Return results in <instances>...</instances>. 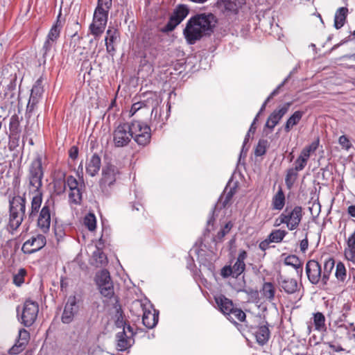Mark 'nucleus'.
Returning a JSON list of instances; mask_svg holds the SVG:
<instances>
[{"instance_id": "nucleus-27", "label": "nucleus", "mask_w": 355, "mask_h": 355, "mask_svg": "<svg viewBox=\"0 0 355 355\" xmlns=\"http://www.w3.org/2000/svg\"><path fill=\"white\" fill-rule=\"evenodd\" d=\"M101 166V157L97 154H94L86 164L87 173L94 177L98 174Z\"/></svg>"}, {"instance_id": "nucleus-1", "label": "nucleus", "mask_w": 355, "mask_h": 355, "mask_svg": "<svg viewBox=\"0 0 355 355\" xmlns=\"http://www.w3.org/2000/svg\"><path fill=\"white\" fill-rule=\"evenodd\" d=\"M42 154L37 153L31 162L27 173L28 188L30 193L33 194L31 199V207L28 210V218L33 219L39 213L42 203V180L44 176Z\"/></svg>"}, {"instance_id": "nucleus-56", "label": "nucleus", "mask_w": 355, "mask_h": 355, "mask_svg": "<svg viewBox=\"0 0 355 355\" xmlns=\"http://www.w3.org/2000/svg\"><path fill=\"white\" fill-rule=\"evenodd\" d=\"M53 230L58 242L60 241L65 236L64 227L60 225H55L53 227Z\"/></svg>"}, {"instance_id": "nucleus-11", "label": "nucleus", "mask_w": 355, "mask_h": 355, "mask_svg": "<svg viewBox=\"0 0 355 355\" xmlns=\"http://www.w3.org/2000/svg\"><path fill=\"white\" fill-rule=\"evenodd\" d=\"M189 14V8L187 6L179 5L171 15L168 21L162 29V32H169L173 31Z\"/></svg>"}, {"instance_id": "nucleus-16", "label": "nucleus", "mask_w": 355, "mask_h": 355, "mask_svg": "<svg viewBox=\"0 0 355 355\" xmlns=\"http://www.w3.org/2000/svg\"><path fill=\"white\" fill-rule=\"evenodd\" d=\"M250 332L254 336L257 343L261 346L268 343L270 336L267 322H263L257 326L250 327Z\"/></svg>"}, {"instance_id": "nucleus-43", "label": "nucleus", "mask_w": 355, "mask_h": 355, "mask_svg": "<svg viewBox=\"0 0 355 355\" xmlns=\"http://www.w3.org/2000/svg\"><path fill=\"white\" fill-rule=\"evenodd\" d=\"M227 318L232 322L236 323V320L243 322L245 320L246 315L241 309L234 307Z\"/></svg>"}, {"instance_id": "nucleus-35", "label": "nucleus", "mask_w": 355, "mask_h": 355, "mask_svg": "<svg viewBox=\"0 0 355 355\" xmlns=\"http://www.w3.org/2000/svg\"><path fill=\"white\" fill-rule=\"evenodd\" d=\"M313 322L314 324L315 330L318 331H324L326 330L325 316L321 312H316L313 313Z\"/></svg>"}, {"instance_id": "nucleus-7", "label": "nucleus", "mask_w": 355, "mask_h": 355, "mask_svg": "<svg viewBox=\"0 0 355 355\" xmlns=\"http://www.w3.org/2000/svg\"><path fill=\"white\" fill-rule=\"evenodd\" d=\"M95 282L100 293L105 297L110 299L114 295L113 282L110 272L103 269L96 273Z\"/></svg>"}, {"instance_id": "nucleus-8", "label": "nucleus", "mask_w": 355, "mask_h": 355, "mask_svg": "<svg viewBox=\"0 0 355 355\" xmlns=\"http://www.w3.org/2000/svg\"><path fill=\"white\" fill-rule=\"evenodd\" d=\"M108 14L109 11L107 10L95 8L93 20L89 29L96 39L103 33L107 22Z\"/></svg>"}, {"instance_id": "nucleus-57", "label": "nucleus", "mask_w": 355, "mask_h": 355, "mask_svg": "<svg viewBox=\"0 0 355 355\" xmlns=\"http://www.w3.org/2000/svg\"><path fill=\"white\" fill-rule=\"evenodd\" d=\"M338 143L342 146V148L346 150H349L352 146L351 141L345 135H341L339 137Z\"/></svg>"}, {"instance_id": "nucleus-51", "label": "nucleus", "mask_w": 355, "mask_h": 355, "mask_svg": "<svg viewBox=\"0 0 355 355\" xmlns=\"http://www.w3.org/2000/svg\"><path fill=\"white\" fill-rule=\"evenodd\" d=\"M55 43L46 39L42 49L44 64L46 62V58L49 56V53L55 47Z\"/></svg>"}, {"instance_id": "nucleus-2", "label": "nucleus", "mask_w": 355, "mask_h": 355, "mask_svg": "<svg viewBox=\"0 0 355 355\" xmlns=\"http://www.w3.org/2000/svg\"><path fill=\"white\" fill-rule=\"evenodd\" d=\"M216 19L211 14H197L191 17L187 22L183 31L184 36L189 44H194L205 35H211L214 31Z\"/></svg>"}, {"instance_id": "nucleus-21", "label": "nucleus", "mask_w": 355, "mask_h": 355, "mask_svg": "<svg viewBox=\"0 0 355 355\" xmlns=\"http://www.w3.org/2000/svg\"><path fill=\"white\" fill-rule=\"evenodd\" d=\"M152 306L148 304V307L142 314L143 324L148 329H153L156 326L158 322V312L155 309L151 310Z\"/></svg>"}, {"instance_id": "nucleus-50", "label": "nucleus", "mask_w": 355, "mask_h": 355, "mask_svg": "<svg viewBox=\"0 0 355 355\" xmlns=\"http://www.w3.org/2000/svg\"><path fill=\"white\" fill-rule=\"evenodd\" d=\"M268 146V142L266 139H260L255 148L254 155L257 157L263 155Z\"/></svg>"}, {"instance_id": "nucleus-37", "label": "nucleus", "mask_w": 355, "mask_h": 355, "mask_svg": "<svg viewBox=\"0 0 355 355\" xmlns=\"http://www.w3.org/2000/svg\"><path fill=\"white\" fill-rule=\"evenodd\" d=\"M345 255L347 259L353 260L355 258V231L348 237Z\"/></svg>"}, {"instance_id": "nucleus-28", "label": "nucleus", "mask_w": 355, "mask_h": 355, "mask_svg": "<svg viewBox=\"0 0 355 355\" xmlns=\"http://www.w3.org/2000/svg\"><path fill=\"white\" fill-rule=\"evenodd\" d=\"M335 267L334 259L330 257H327L324 259L323 262V270H322V286H326L328 284L331 274Z\"/></svg>"}, {"instance_id": "nucleus-45", "label": "nucleus", "mask_w": 355, "mask_h": 355, "mask_svg": "<svg viewBox=\"0 0 355 355\" xmlns=\"http://www.w3.org/2000/svg\"><path fill=\"white\" fill-rule=\"evenodd\" d=\"M286 234L287 232L285 230H275L270 232V234L268 235V238L270 239V241H272V243H280L282 241Z\"/></svg>"}, {"instance_id": "nucleus-24", "label": "nucleus", "mask_w": 355, "mask_h": 355, "mask_svg": "<svg viewBox=\"0 0 355 355\" xmlns=\"http://www.w3.org/2000/svg\"><path fill=\"white\" fill-rule=\"evenodd\" d=\"M116 347L119 351L123 352L129 349L134 343V338L128 336L127 331L123 330L119 332L116 336Z\"/></svg>"}, {"instance_id": "nucleus-9", "label": "nucleus", "mask_w": 355, "mask_h": 355, "mask_svg": "<svg viewBox=\"0 0 355 355\" xmlns=\"http://www.w3.org/2000/svg\"><path fill=\"white\" fill-rule=\"evenodd\" d=\"M120 174L119 168L112 164H108L102 169V178L99 181V186L103 193H109V189L116 182L117 175Z\"/></svg>"}, {"instance_id": "nucleus-53", "label": "nucleus", "mask_w": 355, "mask_h": 355, "mask_svg": "<svg viewBox=\"0 0 355 355\" xmlns=\"http://www.w3.org/2000/svg\"><path fill=\"white\" fill-rule=\"evenodd\" d=\"M235 193L234 189H230L225 195L220 196L219 201L222 204L223 207H225L226 205L230 202L232 197Z\"/></svg>"}, {"instance_id": "nucleus-3", "label": "nucleus", "mask_w": 355, "mask_h": 355, "mask_svg": "<svg viewBox=\"0 0 355 355\" xmlns=\"http://www.w3.org/2000/svg\"><path fill=\"white\" fill-rule=\"evenodd\" d=\"M303 218V210L301 206H286L281 214L275 219V226L282 224L286 225L288 230L293 231L299 227Z\"/></svg>"}, {"instance_id": "nucleus-12", "label": "nucleus", "mask_w": 355, "mask_h": 355, "mask_svg": "<svg viewBox=\"0 0 355 355\" xmlns=\"http://www.w3.org/2000/svg\"><path fill=\"white\" fill-rule=\"evenodd\" d=\"M320 140L318 138L316 140L311 142L309 145L306 146L300 152V155L296 159L294 163L295 170L298 171H302L306 166L308 160L311 155L318 149Z\"/></svg>"}, {"instance_id": "nucleus-17", "label": "nucleus", "mask_w": 355, "mask_h": 355, "mask_svg": "<svg viewBox=\"0 0 355 355\" xmlns=\"http://www.w3.org/2000/svg\"><path fill=\"white\" fill-rule=\"evenodd\" d=\"M78 311L76 299L75 296L69 297L64 308L62 315V322L64 324L71 323Z\"/></svg>"}, {"instance_id": "nucleus-60", "label": "nucleus", "mask_w": 355, "mask_h": 355, "mask_svg": "<svg viewBox=\"0 0 355 355\" xmlns=\"http://www.w3.org/2000/svg\"><path fill=\"white\" fill-rule=\"evenodd\" d=\"M220 275L223 278H228L232 276L233 277V271L231 266H225L220 270Z\"/></svg>"}, {"instance_id": "nucleus-52", "label": "nucleus", "mask_w": 355, "mask_h": 355, "mask_svg": "<svg viewBox=\"0 0 355 355\" xmlns=\"http://www.w3.org/2000/svg\"><path fill=\"white\" fill-rule=\"evenodd\" d=\"M84 223L89 230H94L96 225V220L94 214H89L86 216L84 219Z\"/></svg>"}, {"instance_id": "nucleus-49", "label": "nucleus", "mask_w": 355, "mask_h": 355, "mask_svg": "<svg viewBox=\"0 0 355 355\" xmlns=\"http://www.w3.org/2000/svg\"><path fill=\"white\" fill-rule=\"evenodd\" d=\"M27 272L24 268H20L17 273L13 275V284L17 286H21L24 283V278Z\"/></svg>"}, {"instance_id": "nucleus-20", "label": "nucleus", "mask_w": 355, "mask_h": 355, "mask_svg": "<svg viewBox=\"0 0 355 355\" xmlns=\"http://www.w3.org/2000/svg\"><path fill=\"white\" fill-rule=\"evenodd\" d=\"M29 338V332L24 329H20L19 331V338L16 343L8 350V353L15 355L21 352L28 344Z\"/></svg>"}, {"instance_id": "nucleus-59", "label": "nucleus", "mask_w": 355, "mask_h": 355, "mask_svg": "<svg viewBox=\"0 0 355 355\" xmlns=\"http://www.w3.org/2000/svg\"><path fill=\"white\" fill-rule=\"evenodd\" d=\"M146 106V103L144 101H139L133 103L130 110V116H133L137 111Z\"/></svg>"}, {"instance_id": "nucleus-61", "label": "nucleus", "mask_w": 355, "mask_h": 355, "mask_svg": "<svg viewBox=\"0 0 355 355\" xmlns=\"http://www.w3.org/2000/svg\"><path fill=\"white\" fill-rule=\"evenodd\" d=\"M94 257H98V259H99L98 262L101 265H105L107 262V257H106V255L103 252H100L99 250H97L96 252H95L94 253Z\"/></svg>"}, {"instance_id": "nucleus-63", "label": "nucleus", "mask_w": 355, "mask_h": 355, "mask_svg": "<svg viewBox=\"0 0 355 355\" xmlns=\"http://www.w3.org/2000/svg\"><path fill=\"white\" fill-rule=\"evenodd\" d=\"M308 247H309V241L307 239V234H306L305 238L300 241V250L302 252H305L307 250Z\"/></svg>"}, {"instance_id": "nucleus-14", "label": "nucleus", "mask_w": 355, "mask_h": 355, "mask_svg": "<svg viewBox=\"0 0 355 355\" xmlns=\"http://www.w3.org/2000/svg\"><path fill=\"white\" fill-rule=\"evenodd\" d=\"M306 274L309 281L314 285L321 283L322 285V267L318 261L311 259L306 262L305 267Z\"/></svg>"}, {"instance_id": "nucleus-54", "label": "nucleus", "mask_w": 355, "mask_h": 355, "mask_svg": "<svg viewBox=\"0 0 355 355\" xmlns=\"http://www.w3.org/2000/svg\"><path fill=\"white\" fill-rule=\"evenodd\" d=\"M214 212H215V210H214V209H213L211 210V212L210 213V216L207 222V227H206V229L205 231V235L211 232V231H212L214 230V222L216 220L215 216H214Z\"/></svg>"}, {"instance_id": "nucleus-58", "label": "nucleus", "mask_w": 355, "mask_h": 355, "mask_svg": "<svg viewBox=\"0 0 355 355\" xmlns=\"http://www.w3.org/2000/svg\"><path fill=\"white\" fill-rule=\"evenodd\" d=\"M112 6V0H98L96 8L110 11Z\"/></svg>"}, {"instance_id": "nucleus-44", "label": "nucleus", "mask_w": 355, "mask_h": 355, "mask_svg": "<svg viewBox=\"0 0 355 355\" xmlns=\"http://www.w3.org/2000/svg\"><path fill=\"white\" fill-rule=\"evenodd\" d=\"M148 305H146L139 300L132 302L130 306V311L137 317L142 315L144 312L147 309Z\"/></svg>"}, {"instance_id": "nucleus-18", "label": "nucleus", "mask_w": 355, "mask_h": 355, "mask_svg": "<svg viewBox=\"0 0 355 355\" xmlns=\"http://www.w3.org/2000/svg\"><path fill=\"white\" fill-rule=\"evenodd\" d=\"M245 3V0H217L216 6L223 12L236 14Z\"/></svg>"}, {"instance_id": "nucleus-32", "label": "nucleus", "mask_w": 355, "mask_h": 355, "mask_svg": "<svg viewBox=\"0 0 355 355\" xmlns=\"http://www.w3.org/2000/svg\"><path fill=\"white\" fill-rule=\"evenodd\" d=\"M107 36L105 39L106 50L108 53L115 51L114 43L119 37L118 31L116 29H108L106 32Z\"/></svg>"}, {"instance_id": "nucleus-47", "label": "nucleus", "mask_w": 355, "mask_h": 355, "mask_svg": "<svg viewBox=\"0 0 355 355\" xmlns=\"http://www.w3.org/2000/svg\"><path fill=\"white\" fill-rule=\"evenodd\" d=\"M69 198L71 202L76 205L80 204L82 200L81 188L69 189Z\"/></svg>"}, {"instance_id": "nucleus-10", "label": "nucleus", "mask_w": 355, "mask_h": 355, "mask_svg": "<svg viewBox=\"0 0 355 355\" xmlns=\"http://www.w3.org/2000/svg\"><path fill=\"white\" fill-rule=\"evenodd\" d=\"M54 202L53 200H47L44 202L40 210L37 220V227L44 233L46 234L50 230L51 223V212L53 209Z\"/></svg>"}, {"instance_id": "nucleus-15", "label": "nucleus", "mask_w": 355, "mask_h": 355, "mask_svg": "<svg viewBox=\"0 0 355 355\" xmlns=\"http://www.w3.org/2000/svg\"><path fill=\"white\" fill-rule=\"evenodd\" d=\"M46 243V239L45 236L37 234L35 236H31L24 243L21 250L25 254H31L43 248Z\"/></svg>"}, {"instance_id": "nucleus-19", "label": "nucleus", "mask_w": 355, "mask_h": 355, "mask_svg": "<svg viewBox=\"0 0 355 355\" xmlns=\"http://www.w3.org/2000/svg\"><path fill=\"white\" fill-rule=\"evenodd\" d=\"M290 105V103H286L275 110L269 116L266 125L270 130H273L282 118L288 112Z\"/></svg>"}, {"instance_id": "nucleus-26", "label": "nucleus", "mask_w": 355, "mask_h": 355, "mask_svg": "<svg viewBox=\"0 0 355 355\" xmlns=\"http://www.w3.org/2000/svg\"><path fill=\"white\" fill-rule=\"evenodd\" d=\"M220 311L225 315H228L234 308L232 301L223 295H220L215 297Z\"/></svg>"}, {"instance_id": "nucleus-34", "label": "nucleus", "mask_w": 355, "mask_h": 355, "mask_svg": "<svg viewBox=\"0 0 355 355\" xmlns=\"http://www.w3.org/2000/svg\"><path fill=\"white\" fill-rule=\"evenodd\" d=\"M304 112L303 111H295L286 121L284 126L286 132H289L293 126L297 125L302 119Z\"/></svg>"}, {"instance_id": "nucleus-29", "label": "nucleus", "mask_w": 355, "mask_h": 355, "mask_svg": "<svg viewBox=\"0 0 355 355\" xmlns=\"http://www.w3.org/2000/svg\"><path fill=\"white\" fill-rule=\"evenodd\" d=\"M26 213L9 211L8 228L15 231L21 225Z\"/></svg>"}, {"instance_id": "nucleus-30", "label": "nucleus", "mask_w": 355, "mask_h": 355, "mask_svg": "<svg viewBox=\"0 0 355 355\" xmlns=\"http://www.w3.org/2000/svg\"><path fill=\"white\" fill-rule=\"evenodd\" d=\"M60 15L61 14L60 13L57 17L56 21L51 28L46 38V40L51 41L55 44L58 38L60 37L61 30L62 28V23L60 20Z\"/></svg>"}, {"instance_id": "nucleus-42", "label": "nucleus", "mask_w": 355, "mask_h": 355, "mask_svg": "<svg viewBox=\"0 0 355 355\" xmlns=\"http://www.w3.org/2000/svg\"><path fill=\"white\" fill-rule=\"evenodd\" d=\"M298 171L293 168L287 170L285 178V183L288 189H291L298 177Z\"/></svg>"}, {"instance_id": "nucleus-41", "label": "nucleus", "mask_w": 355, "mask_h": 355, "mask_svg": "<svg viewBox=\"0 0 355 355\" xmlns=\"http://www.w3.org/2000/svg\"><path fill=\"white\" fill-rule=\"evenodd\" d=\"M284 264L286 266H293L296 269L297 272L302 273V265L299 258L295 255H289L284 259Z\"/></svg>"}, {"instance_id": "nucleus-64", "label": "nucleus", "mask_w": 355, "mask_h": 355, "mask_svg": "<svg viewBox=\"0 0 355 355\" xmlns=\"http://www.w3.org/2000/svg\"><path fill=\"white\" fill-rule=\"evenodd\" d=\"M270 243H272V241H270V239L268 237L265 240L260 242L259 247L262 251H266L269 248V245Z\"/></svg>"}, {"instance_id": "nucleus-39", "label": "nucleus", "mask_w": 355, "mask_h": 355, "mask_svg": "<svg viewBox=\"0 0 355 355\" xmlns=\"http://www.w3.org/2000/svg\"><path fill=\"white\" fill-rule=\"evenodd\" d=\"M233 227V223L231 221L227 222L222 228L218 232L217 234L215 235L212 241L213 242L218 243L223 241V239L226 234H227L232 228Z\"/></svg>"}, {"instance_id": "nucleus-31", "label": "nucleus", "mask_w": 355, "mask_h": 355, "mask_svg": "<svg viewBox=\"0 0 355 355\" xmlns=\"http://www.w3.org/2000/svg\"><path fill=\"white\" fill-rule=\"evenodd\" d=\"M286 202V198L282 188H279L277 193L273 196L271 202L272 209L273 210H282Z\"/></svg>"}, {"instance_id": "nucleus-40", "label": "nucleus", "mask_w": 355, "mask_h": 355, "mask_svg": "<svg viewBox=\"0 0 355 355\" xmlns=\"http://www.w3.org/2000/svg\"><path fill=\"white\" fill-rule=\"evenodd\" d=\"M335 277L338 282L344 283L347 277V270L345 264L339 261L336 266Z\"/></svg>"}, {"instance_id": "nucleus-55", "label": "nucleus", "mask_w": 355, "mask_h": 355, "mask_svg": "<svg viewBox=\"0 0 355 355\" xmlns=\"http://www.w3.org/2000/svg\"><path fill=\"white\" fill-rule=\"evenodd\" d=\"M16 81H17V79H16V77H12L10 80V83L7 85L6 86V91L5 92V94H4V96L5 97H6L8 95H9V92H12L10 95V98H12L14 96V94H13V91L15 90V88H16Z\"/></svg>"}, {"instance_id": "nucleus-22", "label": "nucleus", "mask_w": 355, "mask_h": 355, "mask_svg": "<svg viewBox=\"0 0 355 355\" xmlns=\"http://www.w3.org/2000/svg\"><path fill=\"white\" fill-rule=\"evenodd\" d=\"M248 257L247 252L244 250L239 251L236 262L232 266L233 278H238L245 270V260Z\"/></svg>"}, {"instance_id": "nucleus-36", "label": "nucleus", "mask_w": 355, "mask_h": 355, "mask_svg": "<svg viewBox=\"0 0 355 355\" xmlns=\"http://www.w3.org/2000/svg\"><path fill=\"white\" fill-rule=\"evenodd\" d=\"M260 292L261 295L270 302L275 299V288L271 282H265Z\"/></svg>"}, {"instance_id": "nucleus-46", "label": "nucleus", "mask_w": 355, "mask_h": 355, "mask_svg": "<svg viewBox=\"0 0 355 355\" xmlns=\"http://www.w3.org/2000/svg\"><path fill=\"white\" fill-rule=\"evenodd\" d=\"M60 184H61L60 189L62 191H64L65 189L66 186H67L69 189L80 187L77 180L72 175H69L67 178L66 180L60 182Z\"/></svg>"}, {"instance_id": "nucleus-33", "label": "nucleus", "mask_w": 355, "mask_h": 355, "mask_svg": "<svg viewBox=\"0 0 355 355\" xmlns=\"http://www.w3.org/2000/svg\"><path fill=\"white\" fill-rule=\"evenodd\" d=\"M348 9L346 7H340L336 12L334 16V27L336 29H340L345 24Z\"/></svg>"}, {"instance_id": "nucleus-23", "label": "nucleus", "mask_w": 355, "mask_h": 355, "mask_svg": "<svg viewBox=\"0 0 355 355\" xmlns=\"http://www.w3.org/2000/svg\"><path fill=\"white\" fill-rule=\"evenodd\" d=\"M278 283L282 291H284L287 294L295 293L298 288L297 280L293 278H288L280 276L278 278Z\"/></svg>"}, {"instance_id": "nucleus-4", "label": "nucleus", "mask_w": 355, "mask_h": 355, "mask_svg": "<svg viewBox=\"0 0 355 355\" xmlns=\"http://www.w3.org/2000/svg\"><path fill=\"white\" fill-rule=\"evenodd\" d=\"M17 311L18 320L21 324L29 327L34 324L37 318L39 305L37 302L27 300L24 303L21 311H20L19 308L17 307Z\"/></svg>"}, {"instance_id": "nucleus-6", "label": "nucleus", "mask_w": 355, "mask_h": 355, "mask_svg": "<svg viewBox=\"0 0 355 355\" xmlns=\"http://www.w3.org/2000/svg\"><path fill=\"white\" fill-rule=\"evenodd\" d=\"M130 127L128 122H123L114 128L112 132V141L116 148L128 146L131 142L132 135H131Z\"/></svg>"}, {"instance_id": "nucleus-5", "label": "nucleus", "mask_w": 355, "mask_h": 355, "mask_svg": "<svg viewBox=\"0 0 355 355\" xmlns=\"http://www.w3.org/2000/svg\"><path fill=\"white\" fill-rule=\"evenodd\" d=\"M129 125L132 139L139 146H146L150 143L151 130L149 125L140 121H132Z\"/></svg>"}, {"instance_id": "nucleus-62", "label": "nucleus", "mask_w": 355, "mask_h": 355, "mask_svg": "<svg viewBox=\"0 0 355 355\" xmlns=\"http://www.w3.org/2000/svg\"><path fill=\"white\" fill-rule=\"evenodd\" d=\"M69 156L72 159H76L78 156V148L76 146H73L69 150Z\"/></svg>"}, {"instance_id": "nucleus-25", "label": "nucleus", "mask_w": 355, "mask_h": 355, "mask_svg": "<svg viewBox=\"0 0 355 355\" xmlns=\"http://www.w3.org/2000/svg\"><path fill=\"white\" fill-rule=\"evenodd\" d=\"M26 198L19 195L9 198V211L26 213Z\"/></svg>"}, {"instance_id": "nucleus-48", "label": "nucleus", "mask_w": 355, "mask_h": 355, "mask_svg": "<svg viewBox=\"0 0 355 355\" xmlns=\"http://www.w3.org/2000/svg\"><path fill=\"white\" fill-rule=\"evenodd\" d=\"M20 138L21 133L8 135L9 141L8 146L10 150H14L19 146Z\"/></svg>"}, {"instance_id": "nucleus-38", "label": "nucleus", "mask_w": 355, "mask_h": 355, "mask_svg": "<svg viewBox=\"0 0 355 355\" xmlns=\"http://www.w3.org/2000/svg\"><path fill=\"white\" fill-rule=\"evenodd\" d=\"M22 120V117L15 114L10 118L9 121V134L21 133V128L20 126V122Z\"/></svg>"}, {"instance_id": "nucleus-13", "label": "nucleus", "mask_w": 355, "mask_h": 355, "mask_svg": "<svg viewBox=\"0 0 355 355\" xmlns=\"http://www.w3.org/2000/svg\"><path fill=\"white\" fill-rule=\"evenodd\" d=\"M44 89L40 80L36 81L33 85L30 98L26 105V116L30 119L35 109L37 107L38 103L42 98Z\"/></svg>"}]
</instances>
